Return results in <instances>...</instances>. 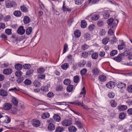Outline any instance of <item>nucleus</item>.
Instances as JSON below:
<instances>
[{"instance_id": "1", "label": "nucleus", "mask_w": 132, "mask_h": 132, "mask_svg": "<svg viewBox=\"0 0 132 132\" xmlns=\"http://www.w3.org/2000/svg\"><path fill=\"white\" fill-rule=\"evenodd\" d=\"M124 56L125 54L123 53L119 54L117 57L113 58V59L117 62H120L122 61L123 57Z\"/></svg>"}, {"instance_id": "2", "label": "nucleus", "mask_w": 132, "mask_h": 132, "mask_svg": "<svg viewBox=\"0 0 132 132\" xmlns=\"http://www.w3.org/2000/svg\"><path fill=\"white\" fill-rule=\"evenodd\" d=\"M107 23L108 25L112 26L111 28L115 27L116 24V23L114 22V19L111 18L108 19Z\"/></svg>"}, {"instance_id": "3", "label": "nucleus", "mask_w": 132, "mask_h": 132, "mask_svg": "<svg viewBox=\"0 0 132 132\" xmlns=\"http://www.w3.org/2000/svg\"><path fill=\"white\" fill-rule=\"evenodd\" d=\"M15 2H11L9 0H6L5 4L7 8H10L13 7V4Z\"/></svg>"}, {"instance_id": "4", "label": "nucleus", "mask_w": 132, "mask_h": 132, "mask_svg": "<svg viewBox=\"0 0 132 132\" xmlns=\"http://www.w3.org/2000/svg\"><path fill=\"white\" fill-rule=\"evenodd\" d=\"M72 121L69 120H64L62 122V125L64 126H68L72 124Z\"/></svg>"}, {"instance_id": "5", "label": "nucleus", "mask_w": 132, "mask_h": 132, "mask_svg": "<svg viewBox=\"0 0 132 132\" xmlns=\"http://www.w3.org/2000/svg\"><path fill=\"white\" fill-rule=\"evenodd\" d=\"M31 122L32 124L35 127H38L40 125V121L36 119L32 120Z\"/></svg>"}, {"instance_id": "6", "label": "nucleus", "mask_w": 132, "mask_h": 132, "mask_svg": "<svg viewBox=\"0 0 132 132\" xmlns=\"http://www.w3.org/2000/svg\"><path fill=\"white\" fill-rule=\"evenodd\" d=\"M12 105L9 103H5L3 105V108L5 110H9L11 108Z\"/></svg>"}, {"instance_id": "7", "label": "nucleus", "mask_w": 132, "mask_h": 132, "mask_svg": "<svg viewBox=\"0 0 132 132\" xmlns=\"http://www.w3.org/2000/svg\"><path fill=\"white\" fill-rule=\"evenodd\" d=\"M116 84V82L110 81L108 82L106 85V87L109 88H114L115 85Z\"/></svg>"}, {"instance_id": "8", "label": "nucleus", "mask_w": 132, "mask_h": 132, "mask_svg": "<svg viewBox=\"0 0 132 132\" xmlns=\"http://www.w3.org/2000/svg\"><path fill=\"white\" fill-rule=\"evenodd\" d=\"M17 32L20 35H23L25 32V30L23 29V27L21 26L18 29Z\"/></svg>"}, {"instance_id": "9", "label": "nucleus", "mask_w": 132, "mask_h": 132, "mask_svg": "<svg viewBox=\"0 0 132 132\" xmlns=\"http://www.w3.org/2000/svg\"><path fill=\"white\" fill-rule=\"evenodd\" d=\"M90 17L92 20L95 21L97 20L100 17L99 15L95 14H92L89 16Z\"/></svg>"}, {"instance_id": "10", "label": "nucleus", "mask_w": 132, "mask_h": 132, "mask_svg": "<svg viewBox=\"0 0 132 132\" xmlns=\"http://www.w3.org/2000/svg\"><path fill=\"white\" fill-rule=\"evenodd\" d=\"M100 71L98 68L95 67L92 70L93 74L94 75H98Z\"/></svg>"}, {"instance_id": "11", "label": "nucleus", "mask_w": 132, "mask_h": 132, "mask_svg": "<svg viewBox=\"0 0 132 132\" xmlns=\"http://www.w3.org/2000/svg\"><path fill=\"white\" fill-rule=\"evenodd\" d=\"M126 85V84L123 82H120L118 83L117 86L118 88L122 89L125 88Z\"/></svg>"}, {"instance_id": "12", "label": "nucleus", "mask_w": 132, "mask_h": 132, "mask_svg": "<svg viewBox=\"0 0 132 132\" xmlns=\"http://www.w3.org/2000/svg\"><path fill=\"white\" fill-rule=\"evenodd\" d=\"M23 22L24 23L27 24L30 21V19L27 16H24Z\"/></svg>"}, {"instance_id": "13", "label": "nucleus", "mask_w": 132, "mask_h": 132, "mask_svg": "<svg viewBox=\"0 0 132 132\" xmlns=\"http://www.w3.org/2000/svg\"><path fill=\"white\" fill-rule=\"evenodd\" d=\"M118 109L120 111H123L127 108V106L126 105H120L117 107Z\"/></svg>"}, {"instance_id": "14", "label": "nucleus", "mask_w": 132, "mask_h": 132, "mask_svg": "<svg viewBox=\"0 0 132 132\" xmlns=\"http://www.w3.org/2000/svg\"><path fill=\"white\" fill-rule=\"evenodd\" d=\"M64 88L62 85H57L55 88V90L57 92H61L63 90Z\"/></svg>"}, {"instance_id": "15", "label": "nucleus", "mask_w": 132, "mask_h": 132, "mask_svg": "<svg viewBox=\"0 0 132 132\" xmlns=\"http://www.w3.org/2000/svg\"><path fill=\"white\" fill-rule=\"evenodd\" d=\"M12 72V70L10 69H4L3 71V73L5 74L9 75Z\"/></svg>"}, {"instance_id": "16", "label": "nucleus", "mask_w": 132, "mask_h": 132, "mask_svg": "<svg viewBox=\"0 0 132 132\" xmlns=\"http://www.w3.org/2000/svg\"><path fill=\"white\" fill-rule=\"evenodd\" d=\"M68 129L70 132H75L77 130L76 127L73 126H69L68 127Z\"/></svg>"}, {"instance_id": "17", "label": "nucleus", "mask_w": 132, "mask_h": 132, "mask_svg": "<svg viewBox=\"0 0 132 132\" xmlns=\"http://www.w3.org/2000/svg\"><path fill=\"white\" fill-rule=\"evenodd\" d=\"M12 103L15 106H17L18 105V101L17 100L16 98L13 96L12 97L11 100Z\"/></svg>"}, {"instance_id": "18", "label": "nucleus", "mask_w": 132, "mask_h": 132, "mask_svg": "<svg viewBox=\"0 0 132 132\" xmlns=\"http://www.w3.org/2000/svg\"><path fill=\"white\" fill-rule=\"evenodd\" d=\"M20 9L22 12L25 13L28 12V9L24 5L20 6Z\"/></svg>"}, {"instance_id": "19", "label": "nucleus", "mask_w": 132, "mask_h": 132, "mask_svg": "<svg viewBox=\"0 0 132 132\" xmlns=\"http://www.w3.org/2000/svg\"><path fill=\"white\" fill-rule=\"evenodd\" d=\"M8 95L7 92L3 89L0 90V95L3 96H6Z\"/></svg>"}, {"instance_id": "20", "label": "nucleus", "mask_w": 132, "mask_h": 132, "mask_svg": "<svg viewBox=\"0 0 132 132\" xmlns=\"http://www.w3.org/2000/svg\"><path fill=\"white\" fill-rule=\"evenodd\" d=\"M100 80L102 82H104L106 80V76L103 75H100L98 77Z\"/></svg>"}, {"instance_id": "21", "label": "nucleus", "mask_w": 132, "mask_h": 132, "mask_svg": "<svg viewBox=\"0 0 132 132\" xmlns=\"http://www.w3.org/2000/svg\"><path fill=\"white\" fill-rule=\"evenodd\" d=\"M65 2H64L63 3V6L62 7V9L63 12H65L66 11H68L69 12L71 11V10L70 9H69L65 5Z\"/></svg>"}, {"instance_id": "22", "label": "nucleus", "mask_w": 132, "mask_h": 132, "mask_svg": "<svg viewBox=\"0 0 132 132\" xmlns=\"http://www.w3.org/2000/svg\"><path fill=\"white\" fill-rule=\"evenodd\" d=\"M13 14L16 16L19 17L21 15V13L19 11H15L14 12Z\"/></svg>"}, {"instance_id": "23", "label": "nucleus", "mask_w": 132, "mask_h": 132, "mask_svg": "<svg viewBox=\"0 0 132 132\" xmlns=\"http://www.w3.org/2000/svg\"><path fill=\"white\" fill-rule=\"evenodd\" d=\"M48 130L52 131L54 130L55 128L54 124L52 123H51L48 125Z\"/></svg>"}, {"instance_id": "24", "label": "nucleus", "mask_w": 132, "mask_h": 132, "mask_svg": "<svg viewBox=\"0 0 132 132\" xmlns=\"http://www.w3.org/2000/svg\"><path fill=\"white\" fill-rule=\"evenodd\" d=\"M81 27L82 28H85L87 25V23L86 21L85 20H82L81 21Z\"/></svg>"}, {"instance_id": "25", "label": "nucleus", "mask_w": 132, "mask_h": 132, "mask_svg": "<svg viewBox=\"0 0 132 132\" xmlns=\"http://www.w3.org/2000/svg\"><path fill=\"white\" fill-rule=\"evenodd\" d=\"M64 130L63 127L58 126L56 128L55 131L56 132H62Z\"/></svg>"}, {"instance_id": "26", "label": "nucleus", "mask_w": 132, "mask_h": 132, "mask_svg": "<svg viewBox=\"0 0 132 132\" xmlns=\"http://www.w3.org/2000/svg\"><path fill=\"white\" fill-rule=\"evenodd\" d=\"M74 34L75 36L77 37H79L81 35V33L79 30H76L74 32Z\"/></svg>"}, {"instance_id": "27", "label": "nucleus", "mask_w": 132, "mask_h": 132, "mask_svg": "<svg viewBox=\"0 0 132 132\" xmlns=\"http://www.w3.org/2000/svg\"><path fill=\"white\" fill-rule=\"evenodd\" d=\"M69 64L68 63H65L61 66L62 69L64 70H66L69 67Z\"/></svg>"}, {"instance_id": "28", "label": "nucleus", "mask_w": 132, "mask_h": 132, "mask_svg": "<svg viewBox=\"0 0 132 132\" xmlns=\"http://www.w3.org/2000/svg\"><path fill=\"white\" fill-rule=\"evenodd\" d=\"M86 63V61L83 60L78 63V65L79 67H82L84 66Z\"/></svg>"}, {"instance_id": "29", "label": "nucleus", "mask_w": 132, "mask_h": 132, "mask_svg": "<svg viewBox=\"0 0 132 132\" xmlns=\"http://www.w3.org/2000/svg\"><path fill=\"white\" fill-rule=\"evenodd\" d=\"M53 117L54 119L56 121L59 122L61 121L60 117L59 115L57 114H55Z\"/></svg>"}, {"instance_id": "30", "label": "nucleus", "mask_w": 132, "mask_h": 132, "mask_svg": "<svg viewBox=\"0 0 132 132\" xmlns=\"http://www.w3.org/2000/svg\"><path fill=\"white\" fill-rule=\"evenodd\" d=\"M98 56V54L96 52L93 53L91 55V57L92 59L96 60L97 59Z\"/></svg>"}, {"instance_id": "31", "label": "nucleus", "mask_w": 132, "mask_h": 132, "mask_svg": "<svg viewBox=\"0 0 132 132\" xmlns=\"http://www.w3.org/2000/svg\"><path fill=\"white\" fill-rule=\"evenodd\" d=\"M22 65L20 63L16 64L15 66V68L16 70H20L22 69Z\"/></svg>"}, {"instance_id": "32", "label": "nucleus", "mask_w": 132, "mask_h": 132, "mask_svg": "<svg viewBox=\"0 0 132 132\" xmlns=\"http://www.w3.org/2000/svg\"><path fill=\"white\" fill-rule=\"evenodd\" d=\"M125 43L124 42H122L121 44L118 45V49L119 50H121L125 47Z\"/></svg>"}, {"instance_id": "33", "label": "nucleus", "mask_w": 132, "mask_h": 132, "mask_svg": "<svg viewBox=\"0 0 132 132\" xmlns=\"http://www.w3.org/2000/svg\"><path fill=\"white\" fill-rule=\"evenodd\" d=\"M32 31V28L31 27H29L26 30V33L27 35H29L31 33Z\"/></svg>"}, {"instance_id": "34", "label": "nucleus", "mask_w": 132, "mask_h": 132, "mask_svg": "<svg viewBox=\"0 0 132 132\" xmlns=\"http://www.w3.org/2000/svg\"><path fill=\"white\" fill-rule=\"evenodd\" d=\"M50 116V114L48 112H46L43 114L42 116V118L44 119L48 118Z\"/></svg>"}, {"instance_id": "35", "label": "nucleus", "mask_w": 132, "mask_h": 132, "mask_svg": "<svg viewBox=\"0 0 132 132\" xmlns=\"http://www.w3.org/2000/svg\"><path fill=\"white\" fill-rule=\"evenodd\" d=\"M111 106L113 107H116L117 105V102L114 100H112L110 102Z\"/></svg>"}, {"instance_id": "36", "label": "nucleus", "mask_w": 132, "mask_h": 132, "mask_svg": "<svg viewBox=\"0 0 132 132\" xmlns=\"http://www.w3.org/2000/svg\"><path fill=\"white\" fill-rule=\"evenodd\" d=\"M73 86L72 85L68 86L67 88V91L69 92H71L73 89Z\"/></svg>"}, {"instance_id": "37", "label": "nucleus", "mask_w": 132, "mask_h": 132, "mask_svg": "<svg viewBox=\"0 0 132 132\" xmlns=\"http://www.w3.org/2000/svg\"><path fill=\"white\" fill-rule=\"evenodd\" d=\"M71 81L70 79H67L64 80L63 81L64 84L66 85H68L70 84Z\"/></svg>"}, {"instance_id": "38", "label": "nucleus", "mask_w": 132, "mask_h": 132, "mask_svg": "<svg viewBox=\"0 0 132 132\" xmlns=\"http://www.w3.org/2000/svg\"><path fill=\"white\" fill-rule=\"evenodd\" d=\"M118 53V51L116 50H113L110 53V55L111 56H113Z\"/></svg>"}, {"instance_id": "39", "label": "nucleus", "mask_w": 132, "mask_h": 132, "mask_svg": "<svg viewBox=\"0 0 132 132\" xmlns=\"http://www.w3.org/2000/svg\"><path fill=\"white\" fill-rule=\"evenodd\" d=\"M76 123L78 128L80 129H82L83 128L82 126L81 123L78 121H76Z\"/></svg>"}, {"instance_id": "40", "label": "nucleus", "mask_w": 132, "mask_h": 132, "mask_svg": "<svg viewBox=\"0 0 132 132\" xmlns=\"http://www.w3.org/2000/svg\"><path fill=\"white\" fill-rule=\"evenodd\" d=\"M41 89L44 92H48V86L46 85L44 87H42L41 88Z\"/></svg>"}, {"instance_id": "41", "label": "nucleus", "mask_w": 132, "mask_h": 132, "mask_svg": "<svg viewBox=\"0 0 132 132\" xmlns=\"http://www.w3.org/2000/svg\"><path fill=\"white\" fill-rule=\"evenodd\" d=\"M109 41V38L107 37H106L102 39V43L104 45H106Z\"/></svg>"}, {"instance_id": "42", "label": "nucleus", "mask_w": 132, "mask_h": 132, "mask_svg": "<svg viewBox=\"0 0 132 132\" xmlns=\"http://www.w3.org/2000/svg\"><path fill=\"white\" fill-rule=\"evenodd\" d=\"M22 74V72L20 70H18L15 73V75L17 77H20Z\"/></svg>"}, {"instance_id": "43", "label": "nucleus", "mask_w": 132, "mask_h": 132, "mask_svg": "<svg viewBox=\"0 0 132 132\" xmlns=\"http://www.w3.org/2000/svg\"><path fill=\"white\" fill-rule=\"evenodd\" d=\"M33 84L36 87H39L40 85V83L37 80H36L34 82Z\"/></svg>"}, {"instance_id": "44", "label": "nucleus", "mask_w": 132, "mask_h": 132, "mask_svg": "<svg viewBox=\"0 0 132 132\" xmlns=\"http://www.w3.org/2000/svg\"><path fill=\"white\" fill-rule=\"evenodd\" d=\"M115 95V94L113 92H109L108 94V96L110 98H113Z\"/></svg>"}, {"instance_id": "45", "label": "nucleus", "mask_w": 132, "mask_h": 132, "mask_svg": "<svg viewBox=\"0 0 132 132\" xmlns=\"http://www.w3.org/2000/svg\"><path fill=\"white\" fill-rule=\"evenodd\" d=\"M20 89L18 87H14L9 90V91L14 92V91H19Z\"/></svg>"}, {"instance_id": "46", "label": "nucleus", "mask_w": 132, "mask_h": 132, "mask_svg": "<svg viewBox=\"0 0 132 132\" xmlns=\"http://www.w3.org/2000/svg\"><path fill=\"white\" fill-rule=\"evenodd\" d=\"M24 77H21L20 78H18L16 80V81L18 83H21L23 82L24 80Z\"/></svg>"}, {"instance_id": "47", "label": "nucleus", "mask_w": 132, "mask_h": 132, "mask_svg": "<svg viewBox=\"0 0 132 132\" xmlns=\"http://www.w3.org/2000/svg\"><path fill=\"white\" fill-rule=\"evenodd\" d=\"M79 80V77L78 76L76 75L74 76L73 77L74 82L76 83L78 82Z\"/></svg>"}, {"instance_id": "48", "label": "nucleus", "mask_w": 132, "mask_h": 132, "mask_svg": "<svg viewBox=\"0 0 132 132\" xmlns=\"http://www.w3.org/2000/svg\"><path fill=\"white\" fill-rule=\"evenodd\" d=\"M87 71V70L86 68H84L80 71V73L81 75H84Z\"/></svg>"}, {"instance_id": "49", "label": "nucleus", "mask_w": 132, "mask_h": 132, "mask_svg": "<svg viewBox=\"0 0 132 132\" xmlns=\"http://www.w3.org/2000/svg\"><path fill=\"white\" fill-rule=\"evenodd\" d=\"M84 37L86 40H89L90 38V35L88 33H87L84 34Z\"/></svg>"}, {"instance_id": "50", "label": "nucleus", "mask_w": 132, "mask_h": 132, "mask_svg": "<svg viewBox=\"0 0 132 132\" xmlns=\"http://www.w3.org/2000/svg\"><path fill=\"white\" fill-rule=\"evenodd\" d=\"M26 85H29L31 84V81L28 79H26L23 82Z\"/></svg>"}, {"instance_id": "51", "label": "nucleus", "mask_w": 132, "mask_h": 132, "mask_svg": "<svg viewBox=\"0 0 132 132\" xmlns=\"http://www.w3.org/2000/svg\"><path fill=\"white\" fill-rule=\"evenodd\" d=\"M109 13L107 12H105L103 14V17L105 19H107L109 18Z\"/></svg>"}, {"instance_id": "52", "label": "nucleus", "mask_w": 132, "mask_h": 132, "mask_svg": "<svg viewBox=\"0 0 132 132\" xmlns=\"http://www.w3.org/2000/svg\"><path fill=\"white\" fill-rule=\"evenodd\" d=\"M126 114L125 113L122 112L120 113L119 118L121 119H123L126 117Z\"/></svg>"}, {"instance_id": "53", "label": "nucleus", "mask_w": 132, "mask_h": 132, "mask_svg": "<svg viewBox=\"0 0 132 132\" xmlns=\"http://www.w3.org/2000/svg\"><path fill=\"white\" fill-rule=\"evenodd\" d=\"M45 69L43 68H39L37 70V72L40 73H43Z\"/></svg>"}, {"instance_id": "54", "label": "nucleus", "mask_w": 132, "mask_h": 132, "mask_svg": "<svg viewBox=\"0 0 132 132\" xmlns=\"http://www.w3.org/2000/svg\"><path fill=\"white\" fill-rule=\"evenodd\" d=\"M95 27V25L93 24H91L88 27V29L90 31L93 30Z\"/></svg>"}, {"instance_id": "55", "label": "nucleus", "mask_w": 132, "mask_h": 132, "mask_svg": "<svg viewBox=\"0 0 132 132\" xmlns=\"http://www.w3.org/2000/svg\"><path fill=\"white\" fill-rule=\"evenodd\" d=\"M68 48V45L67 44H64L63 51V54L65 53L67 51V50Z\"/></svg>"}, {"instance_id": "56", "label": "nucleus", "mask_w": 132, "mask_h": 132, "mask_svg": "<svg viewBox=\"0 0 132 132\" xmlns=\"http://www.w3.org/2000/svg\"><path fill=\"white\" fill-rule=\"evenodd\" d=\"M23 67L24 69H27L29 68L31 66L29 64H25L23 65Z\"/></svg>"}, {"instance_id": "57", "label": "nucleus", "mask_w": 132, "mask_h": 132, "mask_svg": "<svg viewBox=\"0 0 132 132\" xmlns=\"http://www.w3.org/2000/svg\"><path fill=\"white\" fill-rule=\"evenodd\" d=\"M88 55V53L87 52H84L82 53L81 56L84 58L87 57Z\"/></svg>"}, {"instance_id": "58", "label": "nucleus", "mask_w": 132, "mask_h": 132, "mask_svg": "<svg viewBox=\"0 0 132 132\" xmlns=\"http://www.w3.org/2000/svg\"><path fill=\"white\" fill-rule=\"evenodd\" d=\"M88 48V46L86 44L82 45L81 46V49L84 50H85L86 49H87Z\"/></svg>"}, {"instance_id": "59", "label": "nucleus", "mask_w": 132, "mask_h": 132, "mask_svg": "<svg viewBox=\"0 0 132 132\" xmlns=\"http://www.w3.org/2000/svg\"><path fill=\"white\" fill-rule=\"evenodd\" d=\"M99 1V0H90L88 2V3L89 4H94Z\"/></svg>"}, {"instance_id": "60", "label": "nucleus", "mask_w": 132, "mask_h": 132, "mask_svg": "<svg viewBox=\"0 0 132 132\" xmlns=\"http://www.w3.org/2000/svg\"><path fill=\"white\" fill-rule=\"evenodd\" d=\"M34 72V70L32 69L29 70L26 72V74L27 75H30L32 74Z\"/></svg>"}, {"instance_id": "61", "label": "nucleus", "mask_w": 132, "mask_h": 132, "mask_svg": "<svg viewBox=\"0 0 132 132\" xmlns=\"http://www.w3.org/2000/svg\"><path fill=\"white\" fill-rule=\"evenodd\" d=\"M71 104H75V105H81V103L79 102L78 101H76L75 102H71L69 103Z\"/></svg>"}, {"instance_id": "62", "label": "nucleus", "mask_w": 132, "mask_h": 132, "mask_svg": "<svg viewBox=\"0 0 132 132\" xmlns=\"http://www.w3.org/2000/svg\"><path fill=\"white\" fill-rule=\"evenodd\" d=\"M86 94V90L85 89L84 87L81 90V91L80 93V95H83L84 97L85 95Z\"/></svg>"}, {"instance_id": "63", "label": "nucleus", "mask_w": 132, "mask_h": 132, "mask_svg": "<svg viewBox=\"0 0 132 132\" xmlns=\"http://www.w3.org/2000/svg\"><path fill=\"white\" fill-rule=\"evenodd\" d=\"M11 31V29H7L5 30V32L6 34L9 35L11 34L12 32Z\"/></svg>"}, {"instance_id": "64", "label": "nucleus", "mask_w": 132, "mask_h": 132, "mask_svg": "<svg viewBox=\"0 0 132 132\" xmlns=\"http://www.w3.org/2000/svg\"><path fill=\"white\" fill-rule=\"evenodd\" d=\"M127 90L129 92H132V85H129L127 87Z\"/></svg>"}]
</instances>
